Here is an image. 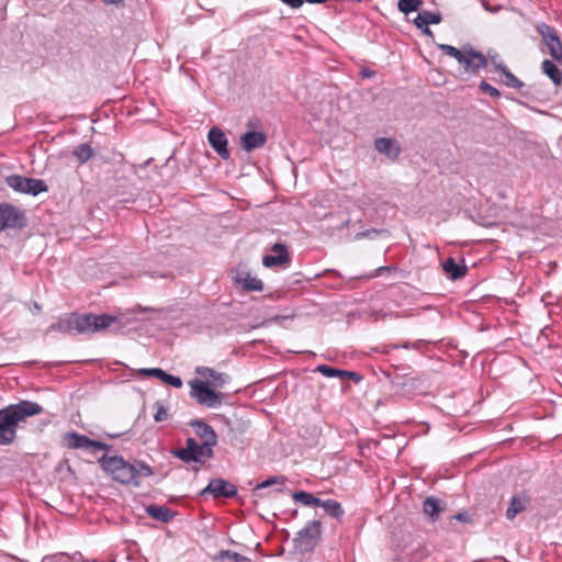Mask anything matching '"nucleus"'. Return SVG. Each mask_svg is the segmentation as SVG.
Listing matches in <instances>:
<instances>
[{
	"label": "nucleus",
	"instance_id": "56",
	"mask_svg": "<svg viewBox=\"0 0 562 562\" xmlns=\"http://www.w3.org/2000/svg\"><path fill=\"white\" fill-rule=\"evenodd\" d=\"M150 160L151 159L146 160V162L144 165L147 166L150 162Z\"/></svg>",
	"mask_w": 562,
	"mask_h": 562
},
{
	"label": "nucleus",
	"instance_id": "41",
	"mask_svg": "<svg viewBox=\"0 0 562 562\" xmlns=\"http://www.w3.org/2000/svg\"><path fill=\"white\" fill-rule=\"evenodd\" d=\"M451 519H456L461 522L470 524L473 521L472 515L468 510L459 512L458 514L451 516Z\"/></svg>",
	"mask_w": 562,
	"mask_h": 562
},
{
	"label": "nucleus",
	"instance_id": "54",
	"mask_svg": "<svg viewBox=\"0 0 562 562\" xmlns=\"http://www.w3.org/2000/svg\"><path fill=\"white\" fill-rule=\"evenodd\" d=\"M105 4H117L120 3L122 0H102Z\"/></svg>",
	"mask_w": 562,
	"mask_h": 562
},
{
	"label": "nucleus",
	"instance_id": "28",
	"mask_svg": "<svg viewBox=\"0 0 562 562\" xmlns=\"http://www.w3.org/2000/svg\"><path fill=\"white\" fill-rule=\"evenodd\" d=\"M231 560L234 562H250V559L232 550H220L212 559L213 562H224Z\"/></svg>",
	"mask_w": 562,
	"mask_h": 562
},
{
	"label": "nucleus",
	"instance_id": "22",
	"mask_svg": "<svg viewBox=\"0 0 562 562\" xmlns=\"http://www.w3.org/2000/svg\"><path fill=\"white\" fill-rule=\"evenodd\" d=\"M236 283L240 284L246 291H261L263 289L262 281L248 272L239 273L236 277Z\"/></svg>",
	"mask_w": 562,
	"mask_h": 562
},
{
	"label": "nucleus",
	"instance_id": "43",
	"mask_svg": "<svg viewBox=\"0 0 562 562\" xmlns=\"http://www.w3.org/2000/svg\"><path fill=\"white\" fill-rule=\"evenodd\" d=\"M417 345L416 344H411V342H405L403 345H389L387 347H385L384 349V352L385 353H389L391 349H397V348H404V349H409V348H416Z\"/></svg>",
	"mask_w": 562,
	"mask_h": 562
},
{
	"label": "nucleus",
	"instance_id": "17",
	"mask_svg": "<svg viewBox=\"0 0 562 562\" xmlns=\"http://www.w3.org/2000/svg\"><path fill=\"white\" fill-rule=\"evenodd\" d=\"M374 148L380 154L395 160L401 154V147L396 140L387 137H379L374 140Z\"/></svg>",
	"mask_w": 562,
	"mask_h": 562
},
{
	"label": "nucleus",
	"instance_id": "23",
	"mask_svg": "<svg viewBox=\"0 0 562 562\" xmlns=\"http://www.w3.org/2000/svg\"><path fill=\"white\" fill-rule=\"evenodd\" d=\"M318 506L323 507L327 515H329L330 517H333L339 521L342 519V517L345 515V510H344L341 504L339 502H337L336 499H326V501L319 499Z\"/></svg>",
	"mask_w": 562,
	"mask_h": 562
},
{
	"label": "nucleus",
	"instance_id": "53",
	"mask_svg": "<svg viewBox=\"0 0 562 562\" xmlns=\"http://www.w3.org/2000/svg\"><path fill=\"white\" fill-rule=\"evenodd\" d=\"M284 318H286V316L277 315V316L271 317L268 322H278V321L284 319Z\"/></svg>",
	"mask_w": 562,
	"mask_h": 562
},
{
	"label": "nucleus",
	"instance_id": "49",
	"mask_svg": "<svg viewBox=\"0 0 562 562\" xmlns=\"http://www.w3.org/2000/svg\"><path fill=\"white\" fill-rule=\"evenodd\" d=\"M418 29L422 31V33H423L424 35H426V36H428V37H430V38H432V40H434V33H432V31L429 29V26H428V25H422V27H418Z\"/></svg>",
	"mask_w": 562,
	"mask_h": 562
},
{
	"label": "nucleus",
	"instance_id": "19",
	"mask_svg": "<svg viewBox=\"0 0 562 562\" xmlns=\"http://www.w3.org/2000/svg\"><path fill=\"white\" fill-rule=\"evenodd\" d=\"M445 506L442 501L436 496H428L423 502V512L432 522L438 520L439 515Z\"/></svg>",
	"mask_w": 562,
	"mask_h": 562
},
{
	"label": "nucleus",
	"instance_id": "20",
	"mask_svg": "<svg viewBox=\"0 0 562 562\" xmlns=\"http://www.w3.org/2000/svg\"><path fill=\"white\" fill-rule=\"evenodd\" d=\"M145 513L153 519L160 522H169L176 516V513L169 507L155 504L145 506Z\"/></svg>",
	"mask_w": 562,
	"mask_h": 562
},
{
	"label": "nucleus",
	"instance_id": "38",
	"mask_svg": "<svg viewBox=\"0 0 562 562\" xmlns=\"http://www.w3.org/2000/svg\"><path fill=\"white\" fill-rule=\"evenodd\" d=\"M155 406L157 408L156 414L154 415L155 422L160 423V422L168 419V417H169L168 408L165 407V405L161 404L160 402H156Z\"/></svg>",
	"mask_w": 562,
	"mask_h": 562
},
{
	"label": "nucleus",
	"instance_id": "5",
	"mask_svg": "<svg viewBox=\"0 0 562 562\" xmlns=\"http://www.w3.org/2000/svg\"><path fill=\"white\" fill-rule=\"evenodd\" d=\"M171 453L186 463H204L206 459L213 457V447L204 446L203 441L200 445L194 438H188L184 448L175 449Z\"/></svg>",
	"mask_w": 562,
	"mask_h": 562
},
{
	"label": "nucleus",
	"instance_id": "3",
	"mask_svg": "<svg viewBox=\"0 0 562 562\" xmlns=\"http://www.w3.org/2000/svg\"><path fill=\"white\" fill-rule=\"evenodd\" d=\"M99 464L103 472L113 481L122 485L140 486V482H136V469L133 462L125 460L122 456L103 454L99 459Z\"/></svg>",
	"mask_w": 562,
	"mask_h": 562
},
{
	"label": "nucleus",
	"instance_id": "9",
	"mask_svg": "<svg viewBox=\"0 0 562 562\" xmlns=\"http://www.w3.org/2000/svg\"><path fill=\"white\" fill-rule=\"evenodd\" d=\"M24 213L14 205L0 204V233L5 228H22L25 226Z\"/></svg>",
	"mask_w": 562,
	"mask_h": 562
},
{
	"label": "nucleus",
	"instance_id": "6",
	"mask_svg": "<svg viewBox=\"0 0 562 562\" xmlns=\"http://www.w3.org/2000/svg\"><path fill=\"white\" fill-rule=\"evenodd\" d=\"M322 535V526L319 520L310 521L303 529H301L296 537L293 539L294 549L300 553L312 552Z\"/></svg>",
	"mask_w": 562,
	"mask_h": 562
},
{
	"label": "nucleus",
	"instance_id": "7",
	"mask_svg": "<svg viewBox=\"0 0 562 562\" xmlns=\"http://www.w3.org/2000/svg\"><path fill=\"white\" fill-rule=\"evenodd\" d=\"M5 183L16 192L31 194L33 196L48 191V187L44 180L27 178L20 175L8 176L5 178Z\"/></svg>",
	"mask_w": 562,
	"mask_h": 562
},
{
	"label": "nucleus",
	"instance_id": "52",
	"mask_svg": "<svg viewBox=\"0 0 562 562\" xmlns=\"http://www.w3.org/2000/svg\"><path fill=\"white\" fill-rule=\"evenodd\" d=\"M391 268L390 267H380L379 269H376V276L381 274L382 272H385V271H389Z\"/></svg>",
	"mask_w": 562,
	"mask_h": 562
},
{
	"label": "nucleus",
	"instance_id": "44",
	"mask_svg": "<svg viewBox=\"0 0 562 562\" xmlns=\"http://www.w3.org/2000/svg\"><path fill=\"white\" fill-rule=\"evenodd\" d=\"M487 59H490V60H491V63L493 64V66L495 67V69H496V70H497V65L506 66V65L503 63V60H502L501 56H499L497 53H494V54L488 53V57H487Z\"/></svg>",
	"mask_w": 562,
	"mask_h": 562
},
{
	"label": "nucleus",
	"instance_id": "16",
	"mask_svg": "<svg viewBox=\"0 0 562 562\" xmlns=\"http://www.w3.org/2000/svg\"><path fill=\"white\" fill-rule=\"evenodd\" d=\"M267 143V135L262 132L248 131L240 137V144L244 150L250 153L255 149L262 148Z\"/></svg>",
	"mask_w": 562,
	"mask_h": 562
},
{
	"label": "nucleus",
	"instance_id": "51",
	"mask_svg": "<svg viewBox=\"0 0 562 562\" xmlns=\"http://www.w3.org/2000/svg\"><path fill=\"white\" fill-rule=\"evenodd\" d=\"M373 75H374L373 70H369V69H363L362 70V76L363 77H372Z\"/></svg>",
	"mask_w": 562,
	"mask_h": 562
},
{
	"label": "nucleus",
	"instance_id": "35",
	"mask_svg": "<svg viewBox=\"0 0 562 562\" xmlns=\"http://www.w3.org/2000/svg\"><path fill=\"white\" fill-rule=\"evenodd\" d=\"M438 48L446 55L450 56V57H453L458 60V63H460L461 58H463V54H464V46L459 49L452 45H448V44H439L438 45Z\"/></svg>",
	"mask_w": 562,
	"mask_h": 562
},
{
	"label": "nucleus",
	"instance_id": "4",
	"mask_svg": "<svg viewBox=\"0 0 562 562\" xmlns=\"http://www.w3.org/2000/svg\"><path fill=\"white\" fill-rule=\"evenodd\" d=\"M190 396L199 405L209 408H218L222 405V393L215 392L207 381L192 379L189 381Z\"/></svg>",
	"mask_w": 562,
	"mask_h": 562
},
{
	"label": "nucleus",
	"instance_id": "13",
	"mask_svg": "<svg viewBox=\"0 0 562 562\" xmlns=\"http://www.w3.org/2000/svg\"><path fill=\"white\" fill-rule=\"evenodd\" d=\"M273 254L266 255L262 258V265L267 268L277 266L289 265L291 262V256L284 244L277 243L271 247Z\"/></svg>",
	"mask_w": 562,
	"mask_h": 562
},
{
	"label": "nucleus",
	"instance_id": "1",
	"mask_svg": "<svg viewBox=\"0 0 562 562\" xmlns=\"http://www.w3.org/2000/svg\"><path fill=\"white\" fill-rule=\"evenodd\" d=\"M134 322L133 313L94 314L67 313L58 317L56 323L48 326L47 333L59 331L64 335H93L103 330L119 333Z\"/></svg>",
	"mask_w": 562,
	"mask_h": 562
},
{
	"label": "nucleus",
	"instance_id": "27",
	"mask_svg": "<svg viewBox=\"0 0 562 562\" xmlns=\"http://www.w3.org/2000/svg\"><path fill=\"white\" fill-rule=\"evenodd\" d=\"M497 70L502 72V75L504 76V79L502 80V82L506 86V87H509V88H514V89H518L520 90L521 88L525 87V83L518 79L509 69L507 66H501V65H497Z\"/></svg>",
	"mask_w": 562,
	"mask_h": 562
},
{
	"label": "nucleus",
	"instance_id": "32",
	"mask_svg": "<svg viewBox=\"0 0 562 562\" xmlns=\"http://www.w3.org/2000/svg\"><path fill=\"white\" fill-rule=\"evenodd\" d=\"M133 465L137 471L136 482H140V477H143V476L148 477L154 474L153 468L143 461L134 460Z\"/></svg>",
	"mask_w": 562,
	"mask_h": 562
},
{
	"label": "nucleus",
	"instance_id": "46",
	"mask_svg": "<svg viewBox=\"0 0 562 562\" xmlns=\"http://www.w3.org/2000/svg\"><path fill=\"white\" fill-rule=\"evenodd\" d=\"M91 448H94V449H99V450H110L111 449V446L103 442V441H98V440H92V445H91Z\"/></svg>",
	"mask_w": 562,
	"mask_h": 562
},
{
	"label": "nucleus",
	"instance_id": "31",
	"mask_svg": "<svg viewBox=\"0 0 562 562\" xmlns=\"http://www.w3.org/2000/svg\"><path fill=\"white\" fill-rule=\"evenodd\" d=\"M422 4L423 0H398L397 8L402 13L408 14L419 10Z\"/></svg>",
	"mask_w": 562,
	"mask_h": 562
},
{
	"label": "nucleus",
	"instance_id": "25",
	"mask_svg": "<svg viewBox=\"0 0 562 562\" xmlns=\"http://www.w3.org/2000/svg\"><path fill=\"white\" fill-rule=\"evenodd\" d=\"M66 438L68 440V447L72 449H89L92 445V439L76 431L67 434Z\"/></svg>",
	"mask_w": 562,
	"mask_h": 562
},
{
	"label": "nucleus",
	"instance_id": "24",
	"mask_svg": "<svg viewBox=\"0 0 562 562\" xmlns=\"http://www.w3.org/2000/svg\"><path fill=\"white\" fill-rule=\"evenodd\" d=\"M441 21L442 16L439 12L424 10L417 14L413 22L416 27H422V25L439 24Z\"/></svg>",
	"mask_w": 562,
	"mask_h": 562
},
{
	"label": "nucleus",
	"instance_id": "37",
	"mask_svg": "<svg viewBox=\"0 0 562 562\" xmlns=\"http://www.w3.org/2000/svg\"><path fill=\"white\" fill-rule=\"evenodd\" d=\"M479 89H480V91L488 94L492 98H499L501 97L499 90L496 89L495 87H493L492 85H490L488 82H486L485 80H482L480 82Z\"/></svg>",
	"mask_w": 562,
	"mask_h": 562
},
{
	"label": "nucleus",
	"instance_id": "26",
	"mask_svg": "<svg viewBox=\"0 0 562 562\" xmlns=\"http://www.w3.org/2000/svg\"><path fill=\"white\" fill-rule=\"evenodd\" d=\"M541 69L542 72L546 74L555 86H560L562 83V71L553 61L544 59L541 63Z\"/></svg>",
	"mask_w": 562,
	"mask_h": 562
},
{
	"label": "nucleus",
	"instance_id": "55",
	"mask_svg": "<svg viewBox=\"0 0 562 562\" xmlns=\"http://www.w3.org/2000/svg\"><path fill=\"white\" fill-rule=\"evenodd\" d=\"M40 305L37 303H34V310H40Z\"/></svg>",
	"mask_w": 562,
	"mask_h": 562
},
{
	"label": "nucleus",
	"instance_id": "42",
	"mask_svg": "<svg viewBox=\"0 0 562 562\" xmlns=\"http://www.w3.org/2000/svg\"><path fill=\"white\" fill-rule=\"evenodd\" d=\"M69 557L64 553L55 554L52 557H45L42 562H68Z\"/></svg>",
	"mask_w": 562,
	"mask_h": 562
},
{
	"label": "nucleus",
	"instance_id": "34",
	"mask_svg": "<svg viewBox=\"0 0 562 562\" xmlns=\"http://www.w3.org/2000/svg\"><path fill=\"white\" fill-rule=\"evenodd\" d=\"M438 48L446 55L450 56V57H453L458 60V63H460L461 58H463V54H464V46L459 49L452 45H448V44H439L438 45Z\"/></svg>",
	"mask_w": 562,
	"mask_h": 562
},
{
	"label": "nucleus",
	"instance_id": "21",
	"mask_svg": "<svg viewBox=\"0 0 562 562\" xmlns=\"http://www.w3.org/2000/svg\"><path fill=\"white\" fill-rule=\"evenodd\" d=\"M528 502L529 499L525 494L514 495L506 510V517L514 519L519 513L526 509Z\"/></svg>",
	"mask_w": 562,
	"mask_h": 562
},
{
	"label": "nucleus",
	"instance_id": "47",
	"mask_svg": "<svg viewBox=\"0 0 562 562\" xmlns=\"http://www.w3.org/2000/svg\"><path fill=\"white\" fill-rule=\"evenodd\" d=\"M280 1L293 9H299L303 5V0H280Z\"/></svg>",
	"mask_w": 562,
	"mask_h": 562
},
{
	"label": "nucleus",
	"instance_id": "33",
	"mask_svg": "<svg viewBox=\"0 0 562 562\" xmlns=\"http://www.w3.org/2000/svg\"><path fill=\"white\" fill-rule=\"evenodd\" d=\"M314 371L319 372L324 376H327V378H340V379H344V373H345L344 370L336 369V368L327 366V364H318Z\"/></svg>",
	"mask_w": 562,
	"mask_h": 562
},
{
	"label": "nucleus",
	"instance_id": "39",
	"mask_svg": "<svg viewBox=\"0 0 562 562\" xmlns=\"http://www.w3.org/2000/svg\"><path fill=\"white\" fill-rule=\"evenodd\" d=\"M162 381L164 383L168 384V385H171L176 389H180L182 386V380L180 379V376H176V375H172V374H169L165 371V374L162 376V379L160 380Z\"/></svg>",
	"mask_w": 562,
	"mask_h": 562
},
{
	"label": "nucleus",
	"instance_id": "18",
	"mask_svg": "<svg viewBox=\"0 0 562 562\" xmlns=\"http://www.w3.org/2000/svg\"><path fill=\"white\" fill-rule=\"evenodd\" d=\"M441 266L445 274L453 281L462 279L468 272V267L463 259L461 262H457L452 257H449Z\"/></svg>",
	"mask_w": 562,
	"mask_h": 562
},
{
	"label": "nucleus",
	"instance_id": "48",
	"mask_svg": "<svg viewBox=\"0 0 562 562\" xmlns=\"http://www.w3.org/2000/svg\"><path fill=\"white\" fill-rule=\"evenodd\" d=\"M344 372H345L344 373V379L345 378H349V379H351V380H353L356 382H359L361 380V376L357 372H355V371L344 370Z\"/></svg>",
	"mask_w": 562,
	"mask_h": 562
},
{
	"label": "nucleus",
	"instance_id": "36",
	"mask_svg": "<svg viewBox=\"0 0 562 562\" xmlns=\"http://www.w3.org/2000/svg\"><path fill=\"white\" fill-rule=\"evenodd\" d=\"M285 482H286V477L283 475L270 476L267 480H265L263 482L257 484L256 487L254 488V491L256 492L261 488H267L274 484H284Z\"/></svg>",
	"mask_w": 562,
	"mask_h": 562
},
{
	"label": "nucleus",
	"instance_id": "45",
	"mask_svg": "<svg viewBox=\"0 0 562 562\" xmlns=\"http://www.w3.org/2000/svg\"><path fill=\"white\" fill-rule=\"evenodd\" d=\"M481 4H482V7H483V9H484L485 11L491 12V13H496V12H498V11H501V10H502V5H495V7H493V5H491V4L488 3V1H487V0H481Z\"/></svg>",
	"mask_w": 562,
	"mask_h": 562
},
{
	"label": "nucleus",
	"instance_id": "50",
	"mask_svg": "<svg viewBox=\"0 0 562 562\" xmlns=\"http://www.w3.org/2000/svg\"><path fill=\"white\" fill-rule=\"evenodd\" d=\"M371 233H372V231H364V232L358 233V234L356 235V238H357V239H359V238H362V237H367V236H369ZM373 233H375V231H373Z\"/></svg>",
	"mask_w": 562,
	"mask_h": 562
},
{
	"label": "nucleus",
	"instance_id": "8",
	"mask_svg": "<svg viewBox=\"0 0 562 562\" xmlns=\"http://www.w3.org/2000/svg\"><path fill=\"white\" fill-rule=\"evenodd\" d=\"M537 32L541 35L551 57L562 65V43L555 29L547 23H540L537 25Z\"/></svg>",
	"mask_w": 562,
	"mask_h": 562
},
{
	"label": "nucleus",
	"instance_id": "40",
	"mask_svg": "<svg viewBox=\"0 0 562 562\" xmlns=\"http://www.w3.org/2000/svg\"><path fill=\"white\" fill-rule=\"evenodd\" d=\"M139 373L143 375H148V376H153V378L161 380L165 374V371L160 368H150V369H140Z\"/></svg>",
	"mask_w": 562,
	"mask_h": 562
},
{
	"label": "nucleus",
	"instance_id": "2",
	"mask_svg": "<svg viewBox=\"0 0 562 562\" xmlns=\"http://www.w3.org/2000/svg\"><path fill=\"white\" fill-rule=\"evenodd\" d=\"M42 412L40 404L24 400L0 408V446L12 445L18 437L19 423Z\"/></svg>",
	"mask_w": 562,
	"mask_h": 562
},
{
	"label": "nucleus",
	"instance_id": "15",
	"mask_svg": "<svg viewBox=\"0 0 562 562\" xmlns=\"http://www.w3.org/2000/svg\"><path fill=\"white\" fill-rule=\"evenodd\" d=\"M195 373L202 378L211 380L209 383L214 389H221L231 381V376L228 374L217 372L214 369L204 366L196 367Z\"/></svg>",
	"mask_w": 562,
	"mask_h": 562
},
{
	"label": "nucleus",
	"instance_id": "14",
	"mask_svg": "<svg viewBox=\"0 0 562 562\" xmlns=\"http://www.w3.org/2000/svg\"><path fill=\"white\" fill-rule=\"evenodd\" d=\"M198 437L202 439L204 446L214 447L217 443V435L215 430L205 422L201 419H193L190 422Z\"/></svg>",
	"mask_w": 562,
	"mask_h": 562
},
{
	"label": "nucleus",
	"instance_id": "11",
	"mask_svg": "<svg viewBox=\"0 0 562 562\" xmlns=\"http://www.w3.org/2000/svg\"><path fill=\"white\" fill-rule=\"evenodd\" d=\"M201 495L211 494L214 498L224 497L232 498L237 495V487L233 483L224 479H213L204 487Z\"/></svg>",
	"mask_w": 562,
	"mask_h": 562
},
{
	"label": "nucleus",
	"instance_id": "30",
	"mask_svg": "<svg viewBox=\"0 0 562 562\" xmlns=\"http://www.w3.org/2000/svg\"><path fill=\"white\" fill-rule=\"evenodd\" d=\"M292 497L295 502H299L305 506H318L321 499L314 496L312 493L305 491L295 492Z\"/></svg>",
	"mask_w": 562,
	"mask_h": 562
},
{
	"label": "nucleus",
	"instance_id": "12",
	"mask_svg": "<svg viewBox=\"0 0 562 562\" xmlns=\"http://www.w3.org/2000/svg\"><path fill=\"white\" fill-rule=\"evenodd\" d=\"M207 140L222 159H229L228 139L220 127L214 126L209 131Z\"/></svg>",
	"mask_w": 562,
	"mask_h": 562
},
{
	"label": "nucleus",
	"instance_id": "29",
	"mask_svg": "<svg viewBox=\"0 0 562 562\" xmlns=\"http://www.w3.org/2000/svg\"><path fill=\"white\" fill-rule=\"evenodd\" d=\"M72 155L76 157L77 161L82 165L94 155V151L90 144L82 143L72 150Z\"/></svg>",
	"mask_w": 562,
	"mask_h": 562
},
{
	"label": "nucleus",
	"instance_id": "10",
	"mask_svg": "<svg viewBox=\"0 0 562 562\" xmlns=\"http://www.w3.org/2000/svg\"><path fill=\"white\" fill-rule=\"evenodd\" d=\"M465 72L468 74H477L480 69L486 68L488 64L487 57L481 53L475 50L469 44L464 46L463 58H461L459 63Z\"/></svg>",
	"mask_w": 562,
	"mask_h": 562
}]
</instances>
